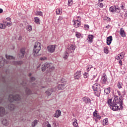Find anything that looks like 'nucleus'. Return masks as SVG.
<instances>
[{
    "label": "nucleus",
    "mask_w": 127,
    "mask_h": 127,
    "mask_svg": "<svg viewBox=\"0 0 127 127\" xmlns=\"http://www.w3.org/2000/svg\"><path fill=\"white\" fill-rule=\"evenodd\" d=\"M81 71L80 70L77 71L76 72H75L74 74V78L76 80H78L80 79L81 77Z\"/></svg>",
    "instance_id": "0eeeda50"
},
{
    "label": "nucleus",
    "mask_w": 127,
    "mask_h": 127,
    "mask_svg": "<svg viewBox=\"0 0 127 127\" xmlns=\"http://www.w3.org/2000/svg\"><path fill=\"white\" fill-rule=\"evenodd\" d=\"M54 90L52 89H49L46 92V94L48 95V96H50L51 94H52V92H53Z\"/></svg>",
    "instance_id": "4be33fe9"
},
{
    "label": "nucleus",
    "mask_w": 127,
    "mask_h": 127,
    "mask_svg": "<svg viewBox=\"0 0 127 127\" xmlns=\"http://www.w3.org/2000/svg\"><path fill=\"white\" fill-rule=\"evenodd\" d=\"M6 20H7V21H10L11 20V18L7 17L6 18Z\"/></svg>",
    "instance_id": "6e6d98bb"
},
{
    "label": "nucleus",
    "mask_w": 127,
    "mask_h": 127,
    "mask_svg": "<svg viewBox=\"0 0 127 127\" xmlns=\"http://www.w3.org/2000/svg\"><path fill=\"white\" fill-rule=\"evenodd\" d=\"M125 54V53H121L120 54H119L116 57V59L117 60H122V59H124Z\"/></svg>",
    "instance_id": "9d476101"
},
{
    "label": "nucleus",
    "mask_w": 127,
    "mask_h": 127,
    "mask_svg": "<svg viewBox=\"0 0 127 127\" xmlns=\"http://www.w3.org/2000/svg\"><path fill=\"white\" fill-rule=\"evenodd\" d=\"M119 8H121V9H123L124 8V5H121L120 7Z\"/></svg>",
    "instance_id": "4d7b16f0"
},
{
    "label": "nucleus",
    "mask_w": 127,
    "mask_h": 127,
    "mask_svg": "<svg viewBox=\"0 0 127 127\" xmlns=\"http://www.w3.org/2000/svg\"><path fill=\"white\" fill-rule=\"evenodd\" d=\"M112 99L107 100V104L113 111H118L123 109V97L121 96L119 99L116 96L113 101Z\"/></svg>",
    "instance_id": "f257e3e1"
},
{
    "label": "nucleus",
    "mask_w": 127,
    "mask_h": 127,
    "mask_svg": "<svg viewBox=\"0 0 127 127\" xmlns=\"http://www.w3.org/2000/svg\"><path fill=\"white\" fill-rule=\"evenodd\" d=\"M40 50H41V44L39 42L36 43L34 46L33 52V55L35 56H39V55H41V54L39 53Z\"/></svg>",
    "instance_id": "7ed1b4c3"
},
{
    "label": "nucleus",
    "mask_w": 127,
    "mask_h": 127,
    "mask_svg": "<svg viewBox=\"0 0 127 127\" xmlns=\"http://www.w3.org/2000/svg\"><path fill=\"white\" fill-rule=\"evenodd\" d=\"M112 41H113V37L110 36L107 38V45H111L112 43Z\"/></svg>",
    "instance_id": "4468645a"
},
{
    "label": "nucleus",
    "mask_w": 127,
    "mask_h": 127,
    "mask_svg": "<svg viewBox=\"0 0 127 127\" xmlns=\"http://www.w3.org/2000/svg\"><path fill=\"white\" fill-rule=\"evenodd\" d=\"M73 4V0H68V6H71Z\"/></svg>",
    "instance_id": "a19ab883"
},
{
    "label": "nucleus",
    "mask_w": 127,
    "mask_h": 127,
    "mask_svg": "<svg viewBox=\"0 0 127 127\" xmlns=\"http://www.w3.org/2000/svg\"><path fill=\"white\" fill-rule=\"evenodd\" d=\"M53 125L55 127H57V124H56V122H55V121L53 122Z\"/></svg>",
    "instance_id": "3c124183"
},
{
    "label": "nucleus",
    "mask_w": 127,
    "mask_h": 127,
    "mask_svg": "<svg viewBox=\"0 0 127 127\" xmlns=\"http://www.w3.org/2000/svg\"><path fill=\"white\" fill-rule=\"evenodd\" d=\"M102 81L103 84H105L107 82V75H103L102 77Z\"/></svg>",
    "instance_id": "bb28decb"
},
{
    "label": "nucleus",
    "mask_w": 127,
    "mask_h": 127,
    "mask_svg": "<svg viewBox=\"0 0 127 127\" xmlns=\"http://www.w3.org/2000/svg\"><path fill=\"white\" fill-rule=\"evenodd\" d=\"M3 22L5 24H6V26L9 27L12 25V23L11 22V21H10L9 22H7L6 21H3Z\"/></svg>",
    "instance_id": "cd10ccee"
},
{
    "label": "nucleus",
    "mask_w": 127,
    "mask_h": 127,
    "mask_svg": "<svg viewBox=\"0 0 127 127\" xmlns=\"http://www.w3.org/2000/svg\"><path fill=\"white\" fill-rule=\"evenodd\" d=\"M75 49H76V47L75 46V45H69L67 47L68 52H73V51H74Z\"/></svg>",
    "instance_id": "1a4fd4ad"
},
{
    "label": "nucleus",
    "mask_w": 127,
    "mask_h": 127,
    "mask_svg": "<svg viewBox=\"0 0 127 127\" xmlns=\"http://www.w3.org/2000/svg\"><path fill=\"white\" fill-rule=\"evenodd\" d=\"M5 57L7 61H5L2 57H0V68H2L4 66V63L8 64V63H11L13 64V65H21L22 64V62H14V58L13 56L6 55Z\"/></svg>",
    "instance_id": "f03ea898"
},
{
    "label": "nucleus",
    "mask_w": 127,
    "mask_h": 127,
    "mask_svg": "<svg viewBox=\"0 0 127 127\" xmlns=\"http://www.w3.org/2000/svg\"><path fill=\"white\" fill-rule=\"evenodd\" d=\"M65 86H66V83L60 84L58 86V90H64V89H65Z\"/></svg>",
    "instance_id": "2eb2a0df"
},
{
    "label": "nucleus",
    "mask_w": 127,
    "mask_h": 127,
    "mask_svg": "<svg viewBox=\"0 0 127 127\" xmlns=\"http://www.w3.org/2000/svg\"><path fill=\"white\" fill-rule=\"evenodd\" d=\"M68 56H69V54H68L67 52H65L64 55V59H67V58H68Z\"/></svg>",
    "instance_id": "ea45409f"
},
{
    "label": "nucleus",
    "mask_w": 127,
    "mask_h": 127,
    "mask_svg": "<svg viewBox=\"0 0 127 127\" xmlns=\"http://www.w3.org/2000/svg\"><path fill=\"white\" fill-rule=\"evenodd\" d=\"M47 127H51V125H50V124H48L47 125Z\"/></svg>",
    "instance_id": "052dcab7"
},
{
    "label": "nucleus",
    "mask_w": 127,
    "mask_h": 127,
    "mask_svg": "<svg viewBox=\"0 0 127 127\" xmlns=\"http://www.w3.org/2000/svg\"><path fill=\"white\" fill-rule=\"evenodd\" d=\"M83 101L87 104H90L91 103V99L88 97H83L82 98Z\"/></svg>",
    "instance_id": "6ab92c4d"
},
{
    "label": "nucleus",
    "mask_w": 127,
    "mask_h": 127,
    "mask_svg": "<svg viewBox=\"0 0 127 127\" xmlns=\"http://www.w3.org/2000/svg\"><path fill=\"white\" fill-rule=\"evenodd\" d=\"M95 94L97 97H100V95L101 94V89H98V90H95Z\"/></svg>",
    "instance_id": "412c9836"
},
{
    "label": "nucleus",
    "mask_w": 127,
    "mask_h": 127,
    "mask_svg": "<svg viewBox=\"0 0 127 127\" xmlns=\"http://www.w3.org/2000/svg\"><path fill=\"white\" fill-rule=\"evenodd\" d=\"M8 100L10 103H12V102H18V101L20 100V96L19 95H14V94H10L8 97Z\"/></svg>",
    "instance_id": "39448f33"
},
{
    "label": "nucleus",
    "mask_w": 127,
    "mask_h": 127,
    "mask_svg": "<svg viewBox=\"0 0 127 127\" xmlns=\"http://www.w3.org/2000/svg\"><path fill=\"white\" fill-rule=\"evenodd\" d=\"M119 64H122V60H119Z\"/></svg>",
    "instance_id": "0e129e2a"
},
{
    "label": "nucleus",
    "mask_w": 127,
    "mask_h": 127,
    "mask_svg": "<svg viewBox=\"0 0 127 127\" xmlns=\"http://www.w3.org/2000/svg\"><path fill=\"white\" fill-rule=\"evenodd\" d=\"M117 94L118 96H122V93H121V91H117Z\"/></svg>",
    "instance_id": "864d4df0"
},
{
    "label": "nucleus",
    "mask_w": 127,
    "mask_h": 127,
    "mask_svg": "<svg viewBox=\"0 0 127 127\" xmlns=\"http://www.w3.org/2000/svg\"><path fill=\"white\" fill-rule=\"evenodd\" d=\"M117 86L119 89H122V88H123V83L122 82H119L118 83Z\"/></svg>",
    "instance_id": "e433bc0d"
},
{
    "label": "nucleus",
    "mask_w": 127,
    "mask_h": 127,
    "mask_svg": "<svg viewBox=\"0 0 127 127\" xmlns=\"http://www.w3.org/2000/svg\"><path fill=\"white\" fill-rule=\"evenodd\" d=\"M94 38V36L93 35H88V39H87V40L90 43H92L93 42V39Z\"/></svg>",
    "instance_id": "aec40b11"
},
{
    "label": "nucleus",
    "mask_w": 127,
    "mask_h": 127,
    "mask_svg": "<svg viewBox=\"0 0 127 127\" xmlns=\"http://www.w3.org/2000/svg\"><path fill=\"white\" fill-rule=\"evenodd\" d=\"M2 103V99L0 98V104H1Z\"/></svg>",
    "instance_id": "e2e57ef3"
},
{
    "label": "nucleus",
    "mask_w": 127,
    "mask_h": 127,
    "mask_svg": "<svg viewBox=\"0 0 127 127\" xmlns=\"http://www.w3.org/2000/svg\"><path fill=\"white\" fill-rule=\"evenodd\" d=\"M6 25L4 24L0 23V29H5Z\"/></svg>",
    "instance_id": "2f4dec72"
},
{
    "label": "nucleus",
    "mask_w": 127,
    "mask_h": 127,
    "mask_svg": "<svg viewBox=\"0 0 127 127\" xmlns=\"http://www.w3.org/2000/svg\"><path fill=\"white\" fill-rule=\"evenodd\" d=\"M84 28L86 30H88V29H89V28H90V26H89V25L85 24L84 25Z\"/></svg>",
    "instance_id": "49530a36"
},
{
    "label": "nucleus",
    "mask_w": 127,
    "mask_h": 127,
    "mask_svg": "<svg viewBox=\"0 0 127 127\" xmlns=\"http://www.w3.org/2000/svg\"><path fill=\"white\" fill-rule=\"evenodd\" d=\"M2 11H3V10L2 8H0V13H2Z\"/></svg>",
    "instance_id": "bf43d9fd"
},
{
    "label": "nucleus",
    "mask_w": 127,
    "mask_h": 127,
    "mask_svg": "<svg viewBox=\"0 0 127 127\" xmlns=\"http://www.w3.org/2000/svg\"><path fill=\"white\" fill-rule=\"evenodd\" d=\"M2 124L5 126H8V125H9V122L6 119H4L2 121Z\"/></svg>",
    "instance_id": "5701e85b"
},
{
    "label": "nucleus",
    "mask_w": 127,
    "mask_h": 127,
    "mask_svg": "<svg viewBox=\"0 0 127 127\" xmlns=\"http://www.w3.org/2000/svg\"><path fill=\"white\" fill-rule=\"evenodd\" d=\"M124 16H125V17H127V12H126L125 13V14H124Z\"/></svg>",
    "instance_id": "13d9d810"
},
{
    "label": "nucleus",
    "mask_w": 127,
    "mask_h": 127,
    "mask_svg": "<svg viewBox=\"0 0 127 127\" xmlns=\"http://www.w3.org/2000/svg\"><path fill=\"white\" fill-rule=\"evenodd\" d=\"M74 22V27H76V28H77V27H79L80 25H81V22L78 20H73Z\"/></svg>",
    "instance_id": "ddd939ff"
},
{
    "label": "nucleus",
    "mask_w": 127,
    "mask_h": 127,
    "mask_svg": "<svg viewBox=\"0 0 127 127\" xmlns=\"http://www.w3.org/2000/svg\"><path fill=\"white\" fill-rule=\"evenodd\" d=\"M26 93L27 95H30L31 94V90L28 88V87H27L26 89H25Z\"/></svg>",
    "instance_id": "473e14b6"
},
{
    "label": "nucleus",
    "mask_w": 127,
    "mask_h": 127,
    "mask_svg": "<svg viewBox=\"0 0 127 127\" xmlns=\"http://www.w3.org/2000/svg\"><path fill=\"white\" fill-rule=\"evenodd\" d=\"M87 72H89V71H90V70H91V69H92V68H93V65H89L87 66Z\"/></svg>",
    "instance_id": "79ce46f5"
},
{
    "label": "nucleus",
    "mask_w": 127,
    "mask_h": 127,
    "mask_svg": "<svg viewBox=\"0 0 127 127\" xmlns=\"http://www.w3.org/2000/svg\"><path fill=\"white\" fill-rule=\"evenodd\" d=\"M104 53H106V54H108V53H109V50H108L107 49L105 48L104 49Z\"/></svg>",
    "instance_id": "09e8293b"
},
{
    "label": "nucleus",
    "mask_w": 127,
    "mask_h": 127,
    "mask_svg": "<svg viewBox=\"0 0 127 127\" xmlns=\"http://www.w3.org/2000/svg\"><path fill=\"white\" fill-rule=\"evenodd\" d=\"M26 30H27V31H29V32H30V31H32V27L31 26V25H28V26H27Z\"/></svg>",
    "instance_id": "7c9ffc66"
},
{
    "label": "nucleus",
    "mask_w": 127,
    "mask_h": 127,
    "mask_svg": "<svg viewBox=\"0 0 127 127\" xmlns=\"http://www.w3.org/2000/svg\"><path fill=\"white\" fill-rule=\"evenodd\" d=\"M81 33L78 32H75V36L76 37H77V38H80V37H81Z\"/></svg>",
    "instance_id": "4c0bfd02"
},
{
    "label": "nucleus",
    "mask_w": 127,
    "mask_h": 127,
    "mask_svg": "<svg viewBox=\"0 0 127 127\" xmlns=\"http://www.w3.org/2000/svg\"><path fill=\"white\" fill-rule=\"evenodd\" d=\"M92 89L94 91L96 90H101V86L98 83H95L92 86Z\"/></svg>",
    "instance_id": "9b49d317"
},
{
    "label": "nucleus",
    "mask_w": 127,
    "mask_h": 127,
    "mask_svg": "<svg viewBox=\"0 0 127 127\" xmlns=\"http://www.w3.org/2000/svg\"><path fill=\"white\" fill-rule=\"evenodd\" d=\"M63 19V17L60 16L58 19V21H61Z\"/></svg>",
    "instance_id": "8fccbe9b"
},
{
    "label": "nucleus",
    "mask_w": 127,
    "mask_h": 127,
    "mask_svg": "<svg viewBox=\"0 0 127 127\" xmlns=\"http://www.w3.org/2000/svg\"><path fill=\"white\" fill-rule=\"evenodd\" d=\"M106 28H110V25L106 26Z\"/></svg>",
    "instance_id": "69168bd1"
},
{
    "label": "nucleus",
    "mask_w": 127,
    "mask_h": 127,
    "mask_svg": "<svg viewBox=\"0 0 127 127\" xmlns=\"http://www.w3.org/2000/svg\"><path fill=\"white\" fill-rule=\"evenodd\" d=\"M15 108V106L14 105H13L12 103H10L8 105V109L10 110V111H13V109Z\"/></svg>",
    "instance_id": "a211bd4d"
},
{
    "label": "nucleus",
    "mask_w": 127,
    "mask_h": 127,
    "mask_svg": "<svg viewBox=\"0 0 127 127\" xmlns=\"http://www.w3.org/2000/svg\"><path fill=\"white\" fill-rule=\"evenodd\" d=\"M116 9V5L112 6L110 7V11L111 12H115V10Z\"/></svg>",
    "instance_id": "c756f323"
},
{
    "label": "nucleus",
    "mask_w": 127,
    "mask_h": 127,
    "mask_svg": "<svg viewBox=\"0 0 127 127\" xmlns=\"http://www.w3.org/2000/svg\"><path fill=\"white\" fill-rule=\"evenodd\" d=\"M120 35H121L122 37H126V32H125V30H124V28H121L120 29Z\"/></svg>",
    "instance_id": "dca6fc26"
},
{
    "label": "nucleus",
    "mask_w": 127,
    "mask_h": 127,
    "mask_svg": "<svg viewBox=\"0 0 127 127\" xmlns=\"http://www.w3.org/2000/svg\"><path fill=\"white\" fill-rule=\"evenodd\" d=\"M34 80H35V77H32L30 78V80L31 81V82H32L33 81H34Z\"/></svg>",
    "instance_id": "603ef678"
},
{
    "label": "nucleus",
    "mask_w": 127,
    "mask_h": 127,
    "mask_svg": "<svg viewBox=\"0 0 127 127\" xmlns=\"http://www.w3.org/2000/svg\"><path fill=\"white\" fill-rule=\"evenodd\" d=\"M4 115H6V112L3 107H0V117H3Z\"/></svg>",
    "instance_id": "f8f14e48"
},
{
    "label": "nucleus",
    "mask_w": 127,
    "mask_h": 127,
    "mask_svg": "<svg viewBox=\"0 0 127 127\" xmlns=\"http://www.w3.org/2000/svg\"><path fill=\"white\" fill-rule=\"evenodd\" d=\"M103 126H107L108 125V118H105L103 121Z\"/></svg>",
    "instance_id": "72a5a7b5"
},
{
    "label": "nucleus",
    "mask_w": 127,
    "mask_h": 127,
    "mask_svg": "<svg viewBox=\"0 0 127 127\" xmlns=\"http://www.w3.org/2000/svg\"><path fill=\"white\" fill-rule=\"evenodd\" d=\"M78 121L76 119H74V122L72 123V126L74 127H79L78 126Z\"/></svg>",
    "instance_id": "393cba45"
},
{
    "label": "nucleus",
    "mask_w": 127,
    "mask_h": 127,
    "mask_svg": "<svg viewBox=\"0 0 127 127\" xmlns=\"http://www.w3.org/2000/svg\"><path fill=\"white\" fill-rule=\"evenodd\" d=\"M56 12L57 14H61V13H62V9L57 8L56 10Z\"/></svg>",
    "instance_id": "c85d7f7f"
},
{
    "label": "nucleus",
    "mask_w": 127,
    "mask_h": 127,
    "mask_svg": "<svg viewBox=\"0 0 127 127\" xmlns=\"http://www.w3.org/2000/svg\"><path fill=\"white\" fill-rule=\"evenodd\" d=\"M35 14L36 15H38L39 16H42V15H43L42 12L38 11H36Z\"/></svg>",
    "instance_id": "c9c22d12"
},
{
    "label": "nucleus",
    "mask_w": 127,
    "mask_h": 127,
    "mask_svg": "<svg viewBox=\"0 0 127 127\" xmlns=\"http://www.w3.org/2000/svg\"><path fill=\"white\" fill-rule=\"evenodd\" d=\"M38 123V121H37V120H35V121L32 123V127H35V125H37Z\"/></svg>",
    "instance_id": "58836bf2"
},
{
    "label": "nucleus",
    "mask_w": 127,
    "mask_h": 127,
    "mask_svg": "<svg viewBox=\"0 0 127 127\" xmlns=\"http://www.w3.org/2000/svg\"><path fill=\"white\" fill-rule=\"evenodd\" d=\"M88 76H89V73H88L87 72H85L84 73V78H87Z\"/></svg>",
    "instance_id": "de8ad7c7"
},
{
    "label": "nucleus",
    "mask_w": 127,
    "mask_h": 127,
    "mask_svg": "<svg viewBox=\"0 0 127 127\" xmlns=\"http://www.w3.org/2000/svg\"><path fill=\"white\" fill-rule=\"evenodd\" d=\"M22 85H23V86H27V84H26L24 85V82H23V83H22Z\"/></svg>",
    "instance_id": "338daca9"
},
{
    "label": "nucleus",
    "mask_w": 127,
    "mask_h": 127,
    "mask_svg": "<svg viewBox=\"0 0 127 127\" xmlns=\"http://www.w3.org/2000/svg\"><path fill=\"white\" fill-rule=\"evenodd\" d=\"M93 116L94 117H96V118L98 119V120H100L101 119V117L99 116L97 113H93Z\"/></svg>",
    "instance_id": "c03bdc74"
},
{
    "label": "nucleus",
    "mask_w": 127,
    "mask_h": 127,
    "mask_svg": "<svg viewBox=\"0 0 127 127\" xmlns=\"http://www.w3.org/2000/svg\"><path fill=\"white\" fill-rule=\"evenodd\" d=\"M21 39H22V37L21 36H20L18 38V40H21Z\"/></svg>",
    "instance_id": "680f3d73"
},
{
    "label": "nucleus",
    "mask_w": 127,
    "mask_h": 127,
    "mask_svg": "<svg viewBox=\"0 0 127 127\" xmlns=\"http://www.w3.org/2000/svg\"><path fill=\"white\" fill-rule=\"evenodd\" d=\"M34 21H35V23H37V24H39L40 23V19L38 17H35L34 19Z\"/></svg>",
    "instance_id": "f704fd0d"
},
{
    "label": "nucleus",
    "mask_w": 127,
    "mask_h": 127,
    "mask_svg": "<svg viewBox=\"0 0 127 127\" xmlns=\"http://www.w3.org/2000/svg\"><path fill=\"white\" fill-rule=\"evenodd\" d=\"M25 54V48H22L20 50V53H19V57L20 58H23L24 57V55Z\"/></svg>",
    "instance_id": "6e6552de"
},
{
    "label": "nucleus",
    "mask_w": 127,
    "mask_h": 127,
    "mask_svg": "<svg viewBox=\"0 0 127 127\" xmlns=\"http://www.w3.org/2000/svg\"><path fill=\"white\" fill-rule=\"evenodd\" d=\"M29 77H30V76H31V73H29Z\"/></svg>",
    "instance_id": "774afa93"
},
{
    "label": "nucleus",
    "mask_w": 127,
    "mask_h": 127,
    "mask_svg": "<svg viewBox=\"0 0 127 127\" xmlns=\"http://www.w3.org/2000/svg\"><path fill=\"white\" fill-rule=\"evenodd\" d=\"M115 12H116L117 13L121 12V8L118 6H115Z\"/></svg>",
    "instance_id": "a878e982"
},
{
    "label": "nucleus",
    "mask_w": 127,
    "mask_h": 127,
    "mask_svg": "<svg viewBox=\"0 0 127 127\" xmlns=\"http://www.w3.org/2000/svg\"><path fill=\"white\" fill-rule=\"evenodd\" d=\"M104 93L106 95H109L111 93L110 88L108 87L104 90Z\"/></svg>",
    "instance_id": "b1692460"
},
{
    "label": "nucleus",
    "mask_w": 127,
    "mask_h": 127,
    "mask_svg": "<svg viewBox=\"0 0 127 127\" xmlns=\"http://www.w3.org/2000/svg\"><path fill=\"white\" fill-rule=\"evenodd\" d=\"M40 60H41L42 61H43L44 60H46V58H45V57L41 58Z\"/></svg>",
    "instance_id": "5fc2aeb1"
},
{
    "label": "nucleus",
    "mask_w": 127,
    "mask_h": 127,
    "mask_svg": "<svg viewBox=\"0 0 127 127\" xmlns=\"http://www.w3.org/2000/svg\"><path fill=\"white\" fill-rule=\"evenodd\" d=\"M55 48H56L55 45H50L47 47L48 51L50 53H53L55 51Z\"/></svg>",
    "instance_id": "423d86ee"
},
{
    "label": "nucleus",
    "mask_w": 127,
    "mask_h": 127,
    "mask_svg": "<svg viewBox=\"0 0 127 127\" xmlns=\"http://www.w3.org/2000/svg\"><path fill=\"white\" fill-rule=\"evenodd\" d=\"M61 116V111L58 110L56 111L55 114L54 115V117L55 118H57L59 117L60 116Z\"/></svg>",
    "instance_id": "f3484780"
},
{
    "label": "nucleus",
    "mask_w": 127,
    "mask_h": 127,
    "mask_svg": "<svg viewBox=\"0 0 127 127\" xmlns=\"http://www.w3.org/2000/svg\"><path fill=\"white\" fill-rule=\"evenodd\" d=\"M46 69H48L47 71H49V72H51L52 70H54V66H53L52 64L46 63L42 65V71L44 72Z\"/></svg>",
    "instance_id": "20e7f679"
},
{
    "label": "nucleus",
    "mask_w": 127,
    "mask_h": 127,
    "mask_svg": "<svg viewBox=\"0 0 127 127\" xmlns=\"http://www.w3.org/2000/svg\"><path fill=\"white\" fill-rule=\"evenodd\" d=\"M61 83H63V84H65V85H66V79H65L64 78H62L61 79Z\"/></svg>",
    "instance_id": "a18cd8bd"
},
{
    "label": "nucleus",
    "mask_w": 127,
    "mask_h": 127,
    "mask_svg": "<svg viewBox=\"0 0 127 127\" xmlns=\"http://www.w3.org/2000/svg\"><path fill=\"white\" fill-rule=\"evenodd\" d=\"M98 6H99V7H100L101 8H103L104 7V4L102 2H99L98 3Z\"/></svg>",
    "instance_id": "37998d69"
}]
</instances>
